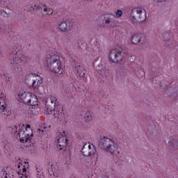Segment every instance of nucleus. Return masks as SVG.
<instances>
[{
    "instance_id": "1",
    "label": "nucleus",
    "mask_w": 178,
    "mask_h": 178,
    "mask_svg": "<svg viewBox=\"0 0 178 178\" xmlns=\"http://www.w3.org/2000/svg\"><path fill=\"white\" fill-rule=\"evenodd\" d=\"M45 106L49 112H53L54 118H57L62 120L65 118V113L62 106L58 104V99L56 97L51 96L45 101Z\"/></svg>"
},
{
    "instance_id": "2",
    "label": "nucleus",
    "mask_w": 178,
    "mask_h": 178,
    "mask_svg": "<svg viewBox=\"0 0 178 178\" xmlns=\"http://www.w3.org/2000/svg\"><path fill=\"white\" fill-rule=\"evenodd\" d=\"M47 67L53 72V73H59L63 74L65 69H63V64L60 61V57L58 54H50L47 58Z\"/></svg>"
},
{
    "instance_id": "3",
    "label": "nucleus",
    "mask_w": 178,
    "mask_h": 178,
    "mask_svg": "<svg viewBox=\"0 0 178 178\" xmlns=\"http://www.w3.org/2000/svg\"><path fill=\"white\" fill-rule=\"evenodd\" d=\"M18 127L17 125H15L14 129H13V132L16 134L19 129L18 136L19 137L21 143H30V141H31V137H33V129H31V127H30V124H26V127H24V124H23L21 127L20 126Z\"/></svg>"
},
{
    "instance_id": "4",
    "label": "nucleus",
    "mask_w": 178,
    "mask_h": 178,
    "mask_svg": "<svg viewBox=\"0 0 178 178\" xmlns=\"http://www.w3.org/2000/svg\"><path fill=\"white\" fill-rule=\"evenodd\" d=\"M13 54L15 55V56L10 60V63L13 69H14V70L19 74L23 72L21 64L23 63V62H28L29 57L22 54L20 50L17 51V49L13 51Z\"/></svg>"
},
{
    "instance_id": "5",
    "label": "nucleus",
    "mask_w": 178,
    "mask_h": 178,
    "mask_svg": "<svg viewBox=\"0 0 178 178\" xmlns=\"http://www.w3.org/2000/svg\"><path fill=\"white\" fill-rule=\"evenodd\" d=\"M99 147L102 149L110 152L111 154H113L118 151V144L115 143L113 140L111 138H108L106 136H104L99 140Z\"/></svg>"
},
{
    "instance_id": "6",
    "label": "nucleus",
    "mask_w": 178,
    "mask_h": 178,
    "mask_svg": "<svg viewBox=\"0 0 178 178\" xmlns=\"http://www.w3.org/2000/svg\"><path fill=\"white\" fill-rule=\"evenodd\" d=\"M20 99L26 105H31L32 106H35L38 105V97H37L34 94L31 92H24L20 95Z\"/></svg>"
},
{
    "instance_id": "7",
    "label": "nucleus",
    "mask_w": 178,
    "mask_h": 178,
    "mask_svg": "<svg viewBox=\"0 0 178 178\" xmlns=\"http://www.w3.org/2000/svg\"><path fill=\"white\" fill-rule=\"evenodd\" d=\"M132 19L136 22H145L147 20V11L143 8H135L131 13Z\"/></svg>"
},
{
    "instance_id": "8",
    "label": "nucleus",
    "mask_w": 178,
    "mask_h": 178,
    "mask_svg": "<svg viewBox=\"0 0 178 178\" xmlns=\"http://www.w3.org/2000/svg\"><path fill=\"white\" fill-rule=\"evenodd\" d=\"M58 143L57 148L60 149H65L66 148V145H67V138H66V131H63L62 132H57Z\"/></svg>"
},
{
    "instance_id": "9",
    "label": "nucleus",
    "mask_w": 178,
    "mask_h": 178,
    "mask_svg": "<svg viewBox=\"0 0 178 178\" xmlns=\"http://www.w3.org/2000/svg\"><path fill=\"white\" fill-rule=\"evenodd\" d=\"M0 112L4 116H10L12 111L10 108L6 107V103H5V99H3L5 94H3V92L0 91Z\"/></svg>"
},
{
    "instance_id": "10",
    "label": "nucleus",
    "mask_w": 178,
    "mask_h": 178,
    "mask_svg": "<svg viewBox=\"0 0 178 178\" xmlns=\"http://www.w3.org/2000/svg\"><path fill=\"white\" fill-rule=\"evenodd\" d=\"M109 59L113 63H118L123 59V55H122V51L118 49H113L110 51Z\"/></svg>"
},
{
    "instance_id": "11",
    "label": "nucleus",
    "mask_w": 178,
    "mask_h": 178,
    "mask_svg": "<svg viewBox=\"0 0 178 178\" xmlns=\"http://www.w3.org/2000/svg\"><path fill=\"white\" fill-rule=\"evenodd\" d=\"M95 147L91 144H85L82 148L81 152L83 156H90V155H94L96 152Z\"/></svg>"
},
{
    "instance_id": "12",
    "label": "nucleus",
    "mask_w": 178,
    "mask_h": 178,
    "mask_svg": "<svg viewBox=\"0 0 178 178\" xmlns=\"http://www.w3.org/2000/svg\"><path fill=\"white\" fill-rule=\"evenodd\" d=\"M147 39L145 38V35L144 33H136L131 38L132 44H145Z\"/></svg>"
},
{
    "instance_id": "13",
    "label": "nucleus",
    "mask_w": 178,
    "mask_h": 178,
    "mask_svg": "<svg viewBox=\"0 0 178 178\" xmlns=\"http://www.w3.org/2000/svg\"><path fill=\"white\" fill-rule=\"evenodd\" d=\"M51 172L54 177L63 178V170L59 168L58 163L51 165Z\"/></svg>"
},
{
    "instance_id": "14",
    "label": "nucleus",
    "mask_w": 178,
    "mask_h": 178,
    "mask_svg": "<svg viewBox=\"0 0 178 178\" xmlns=\"http://www.w3.org/2000/svg\"><path fill=\"white\" fill-rule=\"evenodd\" d=\"M35 79H33L32 85L31 86V88L33 90H38L39 87H41V84H42V77L38 76L37 74H33Z\"/></svg>"
},
{
    "instance_id": "15",
    "label": "nucleus",
    "mask_w": 178,
    "mask_h": 178,
    "mask_svg": "<svg viewBox=\"0 0 178 178\" xmlns=\"http://www.w3.org/2000/svg\"><path fill=\"white\" fill-rule=\"evenodd\" d=\"M116 19V16H115V15H112V14H106L104 15V22L106 23V24H109V23H112V22H113V19Z\"/></svg>"
},
{
    "instance_id": "16",
    "label": "nucleus",
    "mask_w": 178,
    "mask_h": 178,
    "mask_svg": "<svg viewBox=\"0 0 178 178\" xmlns=\"http://www.w3.org/2000/svg\"><path fill=\"white\" fill-rule=\"evenodd\" d=\"M67 22H63L59 25V29L61 31H66L67 30Z\"/></svg>"
},
{
    "instance_id": "17",
    "label": "nucleus",
    "mask_w": 178,
    "mask_h": 178,
    "mask_svg": "<svg viewBox=\"0 0 178 178\" xmlns=\"http://www.w3.org/2000/svg\"><path fill=\"white\" fill-rule=\"evenodd\" d=\"M98 73L101 74L102 76H107L109 73V70L106 69V67H103L101 70L98 71Z\"/></svg>"
},
{
    "instance_id": "18",
    "label": "nucleus",
    "mask_w": 178,
    "mask_h": 178,
    "mask_svg": "<svg viewBox=\"0 0 178 178\" xmlns=\"http://www.w3.org/2000/svg\"><path fill=\"white\" fill-rule=\"evenodd\" d=\"M113 159H114V162H115V163H116V165H120L123 163V159H122V156L118 157L117 156H115L113 157Z\"/></svg>"
},
{
    "instance_id": "19",
    "label": "nucleus",
    "mask_w": 178,
    "mask_h": 178,
    "mask_svg": "<svg viewBox=\"0 0 178 178\" xmlns=\"http://www.w3.org/2000/svg\"><path fill=\"white\" fill-rule=\"evenodd\" d=\"M84 119H85L86 122H87L88 120H91L92 119V116L91 115V112L87 111L85 115Z\"/></svg>"
},
{
    "instance_id": "20",
    "label": "nucleus",
    "mask_w": 178,
    "mask_h": 178,
    "mask_svg": "<svg viewBox=\"0 0 178 178\" xmlns=\"http://www.w3.org/2000/svg\"><path fill=\"white\" fill-rule=\"evenodd\" d=\"M169 145H171V147H172L173 148H176V147L178 148V140H175L172 141H169L168 142Z\"/></svg>"
},
{
    "instance_id": "21",
    "label": "nucleus",
    "mask_w": 178,
    "mask_h": 178,
    "mask_svg": "<svg viewBox=\"0 0 178 178\" xmlns=\"http://www.w3.org/2000/svg\"><path fill=\"white\" fill-rule=\"evenodd\" d=\"M5 80H6V82L7 84L10 85V84H12V83H13V79L12 78V76H10L9 75L6 76Z\"/></svg>"
},
{
    "instance_id": "22",
    "label": "nucleus",
    "mask_w": 178,
    "mask_h": 178,
    "mask_svg": "<svg viewBox=\"0 0 178 178\" xmlns=\"http://www.w3.org/2000/svg\"><path fill=\"white\" fill-rule=\"evenodd\" d=\"M44 12H47V15H52V13H54V10L51 8H47V6H44V8H43Z\"/></svg>"
},
{
    "instance_id": "23",
    "label": "nucleus",
    "mask_w": 178,
    "mask_h": 178,
    "mask_svg": "<svg viewBox=\"0 0 178 178\" xmlns=\"http://www.w3.org/2000/svg\"><path fill=\"white\" fill-rule=\"evenodd\" d=\"M122 15H123V11L120 10H118L115 12V16L116 17H120V16H122Z\"/></svg>"
},
{
    "instance_id": "24",
    "label": "nucleus",
    "mask_w": 178,
    "mask_h": 178,
    "mask_svg": "<svg viewBox=\"0 0 178 178\" xmlns=\"http://www.w3.org/2000/svg\"><path fill=\"white\" fill-rule=\"evenodd\" d=\"M27 172V169L26 168V167L23 166L22 171H20L21 173H22V176H24V175H26V172Z\"/></svg>"
},
{
    "instance_id": "25",
    "label": "nucleus",
    "mask_w": 178,
    "mask_h": 178,
    "mask_svg": "<svg viewBox=\"0 0 178 178\" xmlns=\"http://www.w3.org/2000/svg\"><path fill=\"white\" fill-rule=\"evenodd\" d=\"M1 16H4V17L8 16V13H6V11H5V10H1Z\"/></svg>"
},
{
    "instance_id": "26",
    "label": "nucleus",
    "mask_w": 178,
    "mask_h": 178,
    "mask_svg": "<svg viewBox=\"0 0 178 178\" xmlns=\"http://www.w3.org/2000/svg\"><path fill=\"white\" fill-rule=\"evenodd\" d=\"M65 92L67 94H70V92H72V90H70V88H69L68 89H65Z\"/></svg>"
},
{
    "instance_id": "27",
    "label": "nucleus",
    "mask_w": 178,
    "mask_h": 178,
    "mask_svg": "<svg viewBox=\"0 0 178 178\" xmlns=\"http://www.w3.org/2000/svg\"><path fill=\"white\" fill-rule=\"evenodd\" d=\"M12 34H14V35H16V33L13 32V31H10V33H9V35H10V37L12 38L13 37V35H12Z\"/></svg>"
},
{
    "instance_id": "28",
    "label": "nucleus",
    "mask_w": 178,
    "mask_h": 178,
    "mask_svg": "<svg viewBox=\"0 0 178 178\" xmlns=\"http://www.w3.org/2000/svg\"><path fill=\"white\" fill-rule=\"evenodd\" d=\"M74 70H75V72H76V73H79V67H74Z\"/></svg>"
},
{
    "instance_id": "29",
    "label": "nucleus",
    "mask_w": 178,
    "mask_h": 178,
    "mask_svg": "<svg viewBox=\"0 0 178 178\" xmlns=\"http://www.w3.org/2000/svg\"><path fill=\"white\" fill-rule=\"evenodd\" d=\"M156 2H163V1H165V0H155Z\"/></svg>"
},
{
    "instance_id": "30",
    "label": "nucleus",
    "mask_w": 178,
    "mask_h": 178,
    "mask_svg": "<svg viewBox=\"0 0 178 178\" xmlns=\"http://www.w3.org/2000/svg\"><path fill=\"white\" fill-rule=\"evenodd\" d=\"M4 6H6V8H9V3H6Z\"/></svg>"
},
{
    "instance_id": "31",
    "label": "nucleus",
    "mask_w": 178,
    "mask_h": 178,
    "mask_svg": "<svg viewBox=\"0 0 178 178\" xmlns=\"http://www.w3.org/2000/svg\"><path fill=\"white\" fill-rule=\"evenodd\" d=\"M165 36H168V35H169V34H168V33H165Z\"/></svg>"
},
{
    "instance_id": "32",
    "label": "nucleus",
    "mask_w": 178,
    "mask_h": 178,
    "mask_svg": "<svg viewBox=\"0 0 178 178\" xmlns=\"http://www.w3.org/2000/svg\"><path fill=\"white\" fill-rule=\"evenodd\" d=\"M2 178H8V176L5 175V176L3 177Z\"/></svg>"
},
{
    "instance_id": "33",
    "label": "nucleus",
    "mask_w": 178,
    "mask_h": 178,
    "mask_svg": "<svg viewBox=\"0 0 178 178\" xmlns=\"http://www.w3.org/2000/svg\"><path fill=\"white\" fill-rule=\"evenodd\" d=\"M18 169H20V165H17Z\"/></svg>"
},
{
    "instance_id": "34",
    "label": "nucleus",
    "mask_w": 178,
    "mask_h": 178,
    "mask_svg": "<svg viewBox=\"0 0 178 178\" xmlns=\"http://www.w3.org/2000/svg\"><path fill=\"white\" fill-rule=\"evenodd\" d=\"M163 38H166V37H165V36H163Z\"/></svg>"
},
{
    "instance_id": "35",
    "label": "nucleus",
    "mask_w": 178,
    "mask_h": 178,
    "mask_svg": "<svg viewBox=\"0 0 178 178\" xmlns=\"http://www.w3.org/2000/svg\"><path fill=\"white\" fill-rule=\"evenodd\" d=\"M1 51H0V56H1Z\"/></svg>"
},
{
    "instance_id": "36",
    "label": "nucleus",
    "mask_w": 178,
    "mask_h": 178,
    "mask_svg": "<svg viewBox=\"0 0 178 178\" xmlns=\"http://www.w3.org/2000/svg\"><path fill=\"white\" fill-rule=\"evenodd\" d=\"M118 154H119V152H118Z\"/></svg>"
},
{
    "instance_id": "37",
    "label": "nucleus",
    "mask_w": 178,
    "mask_h": 178,
    "mask_svg": "<svg viewBox=\"0 0 178 178\" xmlns=\"http://www.w3.org/2000/svg\"><path fill=\"white\" fill-rule=\"evenodd\" d=\"M86 1H89V0H86Z\"/></svg>"
}]
</instances>
